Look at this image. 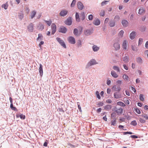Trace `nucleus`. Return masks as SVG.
<instances>
[{
    "mask_svg": "<svg viewBox=\"0 0 148 148\" xmlns=\"http://www.w3.org/2000/svg\"><path fill=\"white\" fill-rule=\"evenodd\" d=\"M92 49L94 51H97L99 50V48L96 45H94L92 46Z\"/></svg>",
    "mask_w": 148,
    "mask_h": 148,
    "instance_id": "nucleus-21",
    "label": "nucleus"
},
{
    "mask_svg": "<svg viewBox=\"0 0 148 148\" xmlns=\"http://www.w3.org/2000/svg\"><path fill=\"white\" fill-rule=\"evenodd\" d=\"M114 47L116 50H119L120 48V44L119 42H115L114 45Z\"/></svg>",
    "mask_w": 148,
    "mask_h": 148,
    "instance_id": "nucleus-12",
    "label": "nucleus"
},
{
    "mask_svg": "<svg viewBox=\"0 0 148 148\" xmlns=\"http://www.w3.org/2000/svg\"><path fill=\"white\" fill-rule=\"evenodd\" d=\"M136 62L139 64H141L142 62V59L140 57L136 59Z\"/></svg>",
    "mask_w": 148,
    "mask_h": 148,
    "instance_id": "nucleus-32",
    "label": "nucleus"
},
{
    "mask_svg": "<svg viewBox=\"0 0 148 148\" xmlns=\"http://www.w3.org/2000/svg\"><path fill=\"white\" fill-rule=\"evenodd\" d=\"M93 18V16L92 14H90L89 15L88 19L90 20H92Z\"/></svg>",
    "mask_w": 148,
    "mask_h": 148,
    "instance_id": "nucleus-41",
    "label": "nucleus"
},
{
    "mask_svg": "<svg viewBox=\"0 0 148 148\" xmlns=\"http://www.w3.org/2000/svg\"><path fill=\"white\" fill-rule=\"evenodd\" d=\"M67 31L66 29L63 26L61 27L59 29V32L63 33H65Z\"/></svg>",
    "mask_w": 148,
    "mask_h": 148,
    "instance_id": "nucleus-7",
    "label": "nucleus"
},
{
    "mask_svg": "<svg viewBox=\"0 0 148 148\" xmlns=\"http://www.w3.org/2000/svg\"><path fill=\"white\" fill-rule=\"evenodd\" d=\"M113 69L117 71V72H119V68L116 66H114L113 67Z\"/></svg>",
    "mask_w": 148,
    "mask_h": 148,
    "instance_id": "nucleus-36",
    "label": "nucleus"
},
{
    "mask_svg": "<svg viewBox=\"0 0 148 148\" xmlns=\"http://www.w3.org/2000/svg\"><path fill=\"white\" fill-rule=\"evenodd\" d=\"M114 97L116 99H118L120 98V95L119 93L118 92H115L114 93Z\"/></svg>",
    "mask_w": 148,
    "mask_h": 148,
    "instance_id": "nucleus-30",
    "label": "nucleus"
},
{
    "mask_svg": "<svg viewBox=\"0 0 148 148\" xmlns=\"http://www.w3.org/2000/svg\"><path fill=\"white\" fill-rule=\"evenodd\" d=\"M75 18L76 20L77 21L79 22L80 21L79 15L78 13L77 12L75 14Z\"/></svg>",
    "mask_w": 148,
    "mask_h": 148,
    "instance_id": "nucleus-27",
    "label": "nucleus"
},
{
    "mask_svg": "<svg viewBox=\"0 0 148 148\" xmlns=\"http://www.w3.org/2000/svg\"><path fill=\"white\" fill-rule=\"evenodd\" d=\"M104 14H105V12L103 10H101L100 14V15L101 16H104Z\"/></svg>",
    "mask_w": 148,
    "mask_h": 148,
    "instance_id": "nucleus-48",
    "label": "nucleus"
},
{
    "mask_svg": "<svg viewBox=\"0 0 148 148\" xmlns=\"http://www.w3.org/2000/svg\"><path fill=\"white\" fill-rule=\"evenodd\" d=\"M80 18L82 20H84L85 18V14L84 12H82L81 13Z\"/></svg>",
    "mask_w": 148,
    "mask_h": 148,
    "instance_id": "nucleus-25",
    "label": "nucleus"
},
{
    "mask_svg": "<svg viewBox=\"0 0 148 148\" xmlns=\"http://www.w3.org/2000/svg\"><path fill=\"white\" fill-rule=\"evenodd\" d=\"M44 21L45 22L47 23V25L49 26H50L51 25L52 23V21H46L45 20H44Z\"/></svg>",
    "mask_w": 148,
    "mask_h": 148,
    "instance_id": "nucleus-35",
    "label": "nucleus"
},
{
    "mask_svg": "<svg viewBox=\"0 0 148 148\" xmlns=\"http://www.w3.org/2000/svg\"><path fill=\"white\" fill-rule=\"evenodd\" d=\"M140 99L141 101H143L144 98H143V95L142 94H140Z\"/></svg>",
    "mask_w": 148,
    "mask_h": 148,
    "instance_id": "nucleus-43",
    "label": "nucleus"
},
{
    "mask_svg": "<svg viewBox=\"0 0 148 148\" xmlns=\"http://www.w3.org/2000/svg\"><path fill=\"white\" fill-rule=\"evenodd\" d=\"M143 39L142 38H140L138 42V45L141 44L143 42Z\"/></svg>",
    "mask_w": 148,
    "mask_h": 148,
    "instance_id": "nucleus-46",
    "label": "nucleus"
},
{
    "mask_svg": "<svg viewBox=\"0 0 148 148\" xmlns=\"http://www.w3.org/2000/svg\"><path fill=\"white\" fill-rule=\"evenodd\" d=\"M36 13V12L34 10L31 12L30 15L31 18L32 19L35 16Z\"/></svg>",
    "mask_w": 148,
    "mask_h": 148,
    "instance_id": "nucleus-22",
    "label": "nucleus"
},
{
    "mask_svg": "<svg viewBox=\"0 0 148 148\" xmlns=\"http://www.w3.org/2000/svg\"><path fill=\"white\" fill-rule=\"evenodd\" d=\"M92 33V30H86L84 32V34L87 36L91 34Z\"/></svg>",
    "mask_w": 148,
    "mask_h": 148,
    "instance_id": "nucleus-19",
    "label": "nucleus"
},
{
    "mask_svg": "<svg viewBox=\"0 0 148 148\" xmlns=\"http://www.w3.org/2000/svg\"><path fill=\"white\" fill-rule=\"evenodd\" d=\"M27 29L29 31L32 32L34 30V25L31 23L27 26Z\"/></svg>",
    "mask_w": 148,
    "mask_h": 148,
    "instance_id": "nucleus-10",
    "label": "nucleus"
},
{
    "mask_svg": "<svg viewBox=\"0 0 148 148\" xmlns=\"http://www.w3.org/2000/svg\"><path fill=\"white\" fill-rule=\"evenodd\" d=\"M109 20V19L108 18H106L105 20V23H107Z\"/></svg>",
    "mask_w": 148,
    "mask_h": 148,
    "instance_id": "nucleus-63",
    "label": "nucleus"
},
{
    "mask_svg": "<svg viewBox=\"0 0 148 148\" xmlns=\"http://www.w3.org/2000/svg\"><path fill=\"white\" fill-rule=\"evenodd\" d=\"M128 59L127 56H125L123 58V61L124 62H127L128 61Z\"/></svg>",
    "mask_w": 148,
    "mask_h": 148,
    "instance_id": "nucleus-33",
    "label": "nucleus"
},
{
    "mask_svg": "<svg viewBox=\"0 0 148 148\" xmlns=\"http://www.w3.org/2000/svg\"><path fill=\"white\" fill-rule=\"evenodd\" d=\"M145 9L141 8L139 9L138 13L139 14L142 15L145 13Z\"/></svg>",
    "mask_w": 148,
    "mask_h": 148,
    "instance_id": "nucleus-17",
    "label": "nucleus"
},
{
    "mask_svg": "<svg viewBox=\"0 0 148 148\" xmlns=\"http://www.w3.org/2000/svg\"><path fill=\"white\" fill-rule=\"evenodd\" d=\"M112 75L114 78H116L118 77V75L114 71H112L111 72Z\"/></svg>",
    "mask_w": 148,
    "mask_h": 148,
    "instance_id": "nucleus-24",
    "label": "nucleus"
},
{
    "mask_svg": "<svg viewBox=\"0 0 148 148\" xmlns=\"http://www.w3.org/2000/svg\"><path fill=\"white\" fill-rule=\"evenodd\" d=\"M56 40L64 48H66V45L63 40H61L59 38H57Z\"/></svg>",
    "mask_w": 148,
    "mask_h": 148,
    "instance_id": "nucleus-1",
    "label": "nucleus"
},
{
    "mask_svg": "<svg viewBox=\"0 0 148 148\" xmlns=\"http://www.w3.org/2000/svg\"><path fill=\"white\" fill-rule=\"evenodd\" d=\"M78 30L77 29H74L73 33L75 35L77 36L78 35Z\"/></svg>",
    "mask_w": 148,
    "mask_h": 148,
    "instance_id": "nucleus-38",
    "label": "nucleus"
},
{
    "mask_svg": "<svg viewBox=\"0 0 148 148\" xmlns=\"http://www.w3.org/2000/svg\"><path fill=\"white\" fill-rule=\"evenodd\" d=\"M123 135H125L127 134H132V133L131 132H122Z\"/></svg>",
    "mask_w": 148,
    "mask_h": 148,
    "instance_id": "nucleus-47",
    "label": "nucleus"
},
{
    "mask_svg": "<svg viewBox=\"0 0 148 148\" xmlns=\"http://www.w3.org/2000/svg\"><path fill=\"white\" fill-rule=\"evenodd\" d=\"M10 107L13 110L16 111L17 110V109L15 107H14L13 104H11L10 105Z\"/></svg>",
    "mask_w": 148,
    "mask_h": 148,
    "instance_id": "nucleus-34",
    "label": "nucleus"
},
{
    "mask_svg": "<svg viewBox=\"0 0 148 148\" xmlns=\"http://www.w3.org/2000/svg\"><path fill=\"white\" fill-rule=\"evenodd\" d=\"M103 105V103L102 102L99 101L98 102L97 105L99 107Z\"/></svg>",
    "mask_w": 148,
    "mask_h": 148,
    "instance_id": "nucleus-37",
    "label": "nucleus"
},
{
    "mask_svg": "<svg viewBox=\"0 0 148 148\" xmlns=\"http://www.w3.org/2000/svg\"><path fill=\"white\" fill-rule=\"evenodd\" d=\"M69 42L71 44H74L75 43V38L72 36H70L68 38Z\"/></svg>",
    "mask_w": 148,
    "mask_h": 148,
    "instance_id": "nucleus-2",
    "label": "nucleus"
},
{
    "mask_svg": "<svg viewBox=\"0 0 148 148\" xmlns=\"http://www.w3.org/2000/svg\"><path fill=\"white\" fill-rule=\"evenodd\" d=\"M139 121L140 122L142 123H144L145 122V121L143 119H142L141 118H140L139 119Z\"/></svg>",
    "mask_w": 148,
    "mask_h": 148,
    "instance_id": "nucleus-50",
    "label": "nucleus"
},
{
    "mask_svg": "<svg viewBox=\"0 0 148 148\" xmlns=\"http://www.w3.org/2000/svg\"><path fill=\"white\" fill-rule=\"evenodd\" d=\"M68 12L67 10H62L60 13V14L61 16H66L68 13Z\"/></svg>",
    "mask_w": 148,
    "mask_h": 148,
    "instance_id": "nucleus-9",
    "label": "nucleus"
},
{
    "mask_svg": "<svg viewBox=\"0 0 148 148\" xmlns=\"http://www.w3.org/2000/svg\"><path fill=\"white\" fill-rule=\"evenodd\" d=\"M93 23L96 25H98L100 24V21L98 19H96L93 21Z\"/></svg>",
    "mask_w": 148,
    "mask_h": 148,
    "instance_id": "nucleus-13",
    "label": "nucleus"
},
{
    "mask_svg": "<svg viewBox=\"0 0 148 148\" xmlns=\"http://www.w3.org/2000/svg\"><path fill=\"white\" fill-rule=\"evenodd\" d=\"M119 17L118 16H116L115 18V21H119Z\"/></svg>",
    "mask_w": 148,
    "mask_h": 148,
    "instance_id": "nucleus-59",
    "label": "nucleus"
},
{
    "mask_svg": "<svg viewBox=\"0 0 148 148\" xmlns=\"http://www.w3.org/2000/svg\"><path fill=\"white\" fill-rule=\"evenodd\" d=\"M142 116L145 118L147 120L148 119V116H147V114H143L142 115Z\"/></svg>",
    "mask_w": 148,
    "mask_h": 148,
    "instance_id": "nucleus-49",
    "label": "nucleus"
},
{
    "mask_svg": "<svg viewBox=\"0 0 148 148\" xmlns=\"http://www.w3.org/2000/svg\"><path fill=\"white\" fill-rule=\"evenodd\" d=\"M145 55H147L148 57V50H147L146 51H145Z\"/></svg>",
    "mask_w": 148,
    "mask_h": 148,
    "instance_id": "nucleus-64",
    "label": "nucleus"
},
{
    "mask_svg": "<svg viewBox=\"0 0 148 148\" xmlns=\"http://www.w3.org/2000/svg\"><path fill=\"white\" fill-rule=\"evenodd\" d=\"M112 102V100L111 99H108L106 101V102L108 103H111Z\"/></svg>",
    "mask_w": 148,
    "mask_h": 148,
    "instance_id": "nucleus-58",
    "label": "nucleus"
},
{
    "mask_svg": "<svg viewBox=\"0 0 148 148\" xmlns=\"http://www.w3.org/2000/svg\"><path fill=\"white\" fill-rule=\"evenodd\" d=\"M39 69V72L40 73V75L41 76H42L43 73V71L42 69V66L41 64H40V67Z\"/></svg>",
    "mask_w": 148,
    "mask_h": 148,
    "instance_id": "nucleus-18",
    "label": "nucleus"
},
{
    "mask_svg": "<svg viewBox=\"0 0 148 148\" xmlns=\"http://www.w3.org/2000/svg\"><path fill=\"white\" fill-rule=\"evenodd\" d=\"M76 3L75 0H73L72 1V2L71 4V7H73L75 5V3Z\"/></svg>",
    "mask_w": 148,
    "mask_h": 148,
    "instance_id": "nucleus-44",
    "label": "nucleus"
},
{
    "mask_svg": "<svg viewBox=\"0 0 148 148\" xmlns=\"http://www.w3.org/2000/svg\"><path fill=\"white\" fill-rule=\"evenodd\" d=\"M72 19L71 17H69L68 19L65 21L66 24L68 25H71L72 23Z\"/></svg>",
    "mask_w": 148,
    "mask_h": 148,
    "instance_id": "nucleus-6",
    "label": "nucleus"
},
{
    "mask_svg": "<svg viewBox=\"0 0 148 148\" xmlns=\"http://www.w3.org/2000/svg\"><path fill=\"white\" fill-rule=\"evenodd\" d=\"M109 1H105L102 2L101 3V6H103L104 5L106 4L107 2H108Z\"/></svg>",
    "mask_w": 148,
    "mask_h": 148,
    "instance_id": "nucleus-45",
    "label": "nucleus"
},
{
    "mask_svg": "<svg viewBox=\"0 0 148 148\" xmlns=\"http://www.w3.org/2000/svg\"><path fill=\"white\" fill-rule=\"evenodd\" d=\"M43 36L42 34H38V37L37 38L38 40H42L43 39Z\"/></svg>",
    "mask_w": 148,
    "mask_h": 148,
    "instance_id": "nucleus-29",
    "label": "nucleus"
},
{
    "mask_svg": "<svg viewBox=\"0 0 148 148\" xmlns=\"http://www.w3.org/2000/svg\"><path fill=\"white\" fill-rule=\"evenodd\" d=\"M44 44V42L43 41H41L39 44V46L40 49H41V45Z\"/></svg>",
    "mask_w": 148,
    "mask_h": 148,
    "instance_id": "nucleus-53",
    "label": "nucleus"
},
{
    "mask_svg": "<svg viewBox=\"0 0 148 148\" xmlns=\"http://www.w3.org/2000/svg\"><path fill=\"white\" fill-rule=\"evenodd\" d=\"M96 95L97 96V97L99 99H100L101 98L100 96L99 95V92L98 91H97L96 92Z\"/></svg>",
    "mask_w": 148,
    "mask_h": 148,
    "instance_id": "nucleus-40",
    "label": "nucleus"
},
{
    "mask_svg": "<svg viewBox=\"0 0 148 148\" xmlns=\"http://www.w3.org/2000/svg\"><path fill=\"white\" fill-rule=\"evenodd\" d=\"M136 35V34L135 32L134 31L132 32L130 34V38L131 40L134 39L135 38Z\"/></svg>",
    "mask_w": 148,
    "mask_h": 148,
    "instance_id": "nucleus-16",
    "label": "nucleus"
},
{
    "mask_svg": "<svg viewBox=\"0 0 148 148\" xmlns=\"http://www.w3.org/2000/svg\"><path fill=\"white\" fill-rule=\"evenodd\" d=\"M136 44L134 43L131 45V47L132 50L134 51H138L137 48L136 47Z\"/></svg>",
    "mask_w": 148,
    "mask_h": 148,
    "instance_id": "nucleus-11",
    "label": "nucleus"
},
{
    "mask_svg": "<svg viewBox=\"0 0 148 148\" xmlns=\"http://www.w3.org/2000/svg\"><path fill=\"white\" fill-rule=\"evenodd\" d=\"M44 26L42 24H39L37 27V29L39 30H42L44 29Z\"/></svg>",
    "mask_w": 148,
    "mask_h": 148,
    "instance_id": "nucleus-26",
    "label": "nucleus"
},
{
    "mask_svg": "<svg viewBox=\"0 0 148 148\" xmlns=\"http://www.w3.org/2000/svg\"><path fill=\"white\" fill-rule=\"evenodd\" d=\"M123 78L125 80H127L128 79V77L126 75H124L123 76Z\"/></svg>",
    "mask_w": 148,
    "mask_h": 148,
    "instance_id": "nucleus-42",
    "label": "nucleus"
},
{
    "mask_svg": "<svg viewBox=\"0 0 148 148\" xmlns=\"http://www.w3.org/2000/svg\"><path fill=\"white\" fill-rule=\"evenodd\" d=\"M116 123V121H111V125H115Z\"/></svg>",
    "mask_w": 148,
    "mask_h": 148,
    "instance_id": "nucleus-57",
    "label": "nucleus"
},
{
    "mask_svg": "<svg viewBox=\"0 0 148 148\" xmlns=\"http://www.w3.org/2000/svg\"><path fill=\"white\" fill-rule=\"evenodd\" d=\"M77 103L78 107V109H79L80 112H82V110H81V107L80 104H79V103L77 102Z\"/></svg>",
    "mask_w": 148,
    "mask_h": 148,
    "instance_id": "nucleus-51",
    "label": "nucleus"
},
{
    "mask_svg": "<svg viewBox=\"0 0 148 148\" xmlns=\"http://www.w3.org/2000/svg\"><path fill=\"white\" fill-rule=\"evenodd\" d=\"M136 112L138 114H140L141 113L140 111L138 109H135Z\"/></svg>",
    "mask_w": 148,
    "mask_h": 148,
    "instance_id": "nucleus-54",
    "label": "nucleus"
},
{
    "mask_svg": "<svg viewBox=\"0 0 148 148\" xmlns=\"http://www.w3.org/2000/svg\"><path fill=\"white\" fill-rule=\"evenodd\" d=\"M128 42L127 40H124L122 44V47L123 49L126 50L127 49V46Z\"/></svg>",
    "mask_w": 148,
    "mask_h": 148,
    "instance_id": "nucleus-14",
    "label": "nucleus"
},
{
    "mask_svg": "<svg viewBox=\"0 0 148 148\" xmlns=\"http://www.w3.org/2000/svg\"><path fill=\"white\" fill-rule=\"evenodd\" d=\"M77 46L78 47H81L82 46V42L80 40H77Z\"/></svg>",
    "mask_w": 148,
    "mask_h": 148,
    "instance_id": "nucleus-31",
    "label": "nucleus"
},
{
    "mask_svg": "<svg viewBox=\"0 0 148 148\" xmlns=\"http://www.w3.org/2000/svg\"><path fill=\"white\" fill-rule=\"evenodd\" d=\"M123 66L124 69L125 70H128V67L126 65H125V64H124Z\"/></svg>",
    "mask_w": 148,
    "mask_h": 148,
    "instance_id": "nucleus-61",
    "label": "nucleus"
},
{
    "mask_svg": "<svg viewBox=\"0 0 148 148\" xmlns=\"http://www.w3.org/2000/svg\"><path fill=\"white\" fill-rule=\"evenodd\" d=\"M131 89L132 91L133 92H132L133 93V92L134 93H135L136 92V89L135 88H134V87H131Z\"/></svg>",
    "mask_w": 148,
    "mask_h": 148,
    "instance_id": "nucleus-56",
    "label": "nucleus"
},
{
    "mask_svg": "<svg viewBox=\"0 0 148 148\" xmlns=\"http://www.w3.org/2000/svg\"><path fill=\"white\" fill-rule=\"evenodd\" d=\"M131 124L134 126H136L137 125V123L136 121H133L131 122Z\"/></svg>",
    "mask_w": 148,
    "mask_h": 148,
    "instance_id": "nucleus-39",
    "label": "nucleus"
},
{
    "mask_svg": "<svg viewBox=\"0 0 148 148\" xmlns=\"http://www.w3.org/2000/svg\"><path fill=\"white\" fill-rule=\"evenodd\" d=\"M8 6V2H7L1 5V7L4 8L5 10H6Z\"/></svg>",
    "mask_w": 148,
    "mask_h": 148,
    "instance_id": "nucleus-23",
    "label": "nucleus"
},
{
    "mask_svg": "<svg viewBox=\"0 0 148 148\" xmlns=\"http://www.w3.org/2000/svg\"><path fill=\"white\" fill-rule=\"evenodd\" d=\"M51 34H53L56 31V25L54 23H53L51 26Z\"/></svg>",
    "mask_w": 148,
    "mask_h": 148,
    "instance_id": "nucleus-5",
    "label": "nucleus"
},
{
    "mask_svg": "<svg viewBox=\"0 0 148 148\" xmlns=\"http://www.w3.org/2000/svg\"><path fill=\"white\" fill-rule=\"evenodd\" d=\"M18 16L20 19H21L23 18V14H20L19 15H18Z\"/></svg>",
    "mask_w": 148,
    "mask_h": 148,
    "instance_id": "nucleus-52",
    "label": "nucleus"
},
{
    "mask_svg": "<svg viewBox=\"0 0 148 148\" xmlns=\"http://www.w3.org/2000/svg\"><path fill=\"white\" fill-rule=\"evenodd\" d=\"M16 118H19L20 117L21 119H24L25 118V115L21 114L20 115H19V114H16Z\"/></svg>",
    "mask_w": 148,
    "mask_h": 148,
    "instance_id": "nucleus-20",
    "label": "nucleus"
},
{
    "mask_svg": "<svg viewBox=\"0 0 148 148\" xmlns=\"http://www.w3.org/2000/svg\"><path fill=\"white\" fill-rule=\"evenodd\" d=\"M77 6L78 8L80 10H82L84 8V5L80 1H79L77 2Z\"/></svg>",
    "mask_w": 148,
    "mask_h": 148,
    "instance_id": "nucleus-8",
    "label": "nucleus"
},
{
    "mask_svg": "<svg viewBox=\"0 0 148 148\" xmlns=\"http://www.w3.org/2000/svg\"><path fill=\"white\" fill-rule=\"evenodd\" d=\"M120 81L119 80L117 81L118 84L115 85L113 87V89L115 91H118L120 90V85L119 84Z\"/></svg>",
    "mask_w": 148,
    "mask_h": 148,
    "instance_id": "nucleus-3",
    "label": "nucleus"
},
{
    "mask_svg": "<svg viewBox=\"0 0 148 148\" xmlns=\"http://www.w3.org/2000/svg\"><path fill=\"white\" fill-rule=\"evenodd\" d=\"M29 11H30V10L28 8H26V9L25 10V11L26 13H27V14H28V13H29Z\"/></svg>",
    "mask_w": 148,
    "mask_h": 148,
    "instance_id": "nucleus-55",
    "label": "nucleus"
},
{
    "mask_svg": "<svg viewBox=\"0 0 148 148\" xmlns=\"http://www.w3.org/2000/svg\"><path fill=\"white\" fill-rule=\"evenodd\" d=\"M122 23L123 26L124 27H127L128 25V22L125 20H123L122 21Z\"/></svg>",
    "mask_w": 148,
    "mask_h": 148,
    "instance_id": "nucleus-15",
    "label": "nucleus"
},
{
    "mask_svg": "<svg viewBox=\"0 0 148 148\" xmlns=\"http://www.w3.org/2000/svg\"><path fill=\"white\" fill-rule=\"evenodd\" d=\"M130 137L132 138H138L137 136L135 135H131Z\"/></svg>",
    "mask_w": 148,
    "mask_h": 148,
    "instance_id": "nucleus-62",
    "label": "nucleus"
},
{
    "mask_svg": "<svg viewBox=\"0 0 148 148\" xmlns=\"http://www.w3.org/2000/svg\"><path fill=\"white\" fill-rule=\"evenodd\" d=\"M115 23V22L114 21H111L109 22V24L110 26L113 27L114 26Z\"/></svg>",
    "mask_w": 148,
    "mask_h": 148,
    "instance_id": "nucleus-28",
    "label": "nucleus"
},
{
    "mask_svg": "<svg viewBox=\"0 0 148 148\" xmlns=\"http://www.w3.org/2000/svg\"><path fill=\"white\" fill-rule=\"evenodd\" d=\"M145 47L148 49V41H147L145 44Z\"/></svg>",
    "mask_w": 148,
    "mask_h": 148,
    "instance_id": "nucleus-60",
    "label": "nucleus"
},
{
    "mask_svg": "<svg viewBox=\"0 0 148 148\" xmlns=\"http://www.w3.org/2000/svg\"><path fill=\"white\" fill-rule=\"evenodd\" d=\"M97 64V63L96 62V60L94 59H92L88 62L87 66H89Z\"/></svg>",
    "mask_w": 148,
    "mask_h": 148,
    "instance_id": "nucleus-4",
    "label": "nucleus"
}]
</instances>
